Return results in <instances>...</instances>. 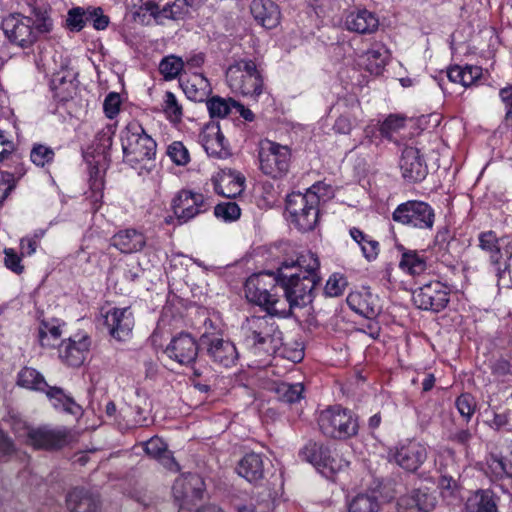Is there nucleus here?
I'll return each instance as SVG.
<instances>
[{
	"instance_id": "f257e3e1",
	"label": "nucleus",
	"mask_w": 512,
	"mask_h": 512,
	"mask_svg": "<svg viewBox=\"0 0 512 512\" xmlns=\"http://www.w3.org/2000/svg\"><path fill=\"white\" fill-rule=\"evenodd\" d=\"M280 269L250 276L245 283V296L251 303L264 308L271 316L288 317L289 305L282 297Z\"/></svg>"
},
{
	"instance_id": "f03ea898",
	"label": "nucleus",
	"mask_w": 512,
	"mask_h": 512,
	"mask_svg": "<svg viewBox=\"0 0 512 512\" xmlns=\"http://www.w3.org/2000/svg\"><path fill=\"white\" fill-rule=\"evenodd\" d=\"M330 187L318 182L312 185L306 193L294 192L287 196L286 210L292 222L301 231L314 229L319 216V202L327 197Z\"/></svg>"
},
{
	"instance_id": "7ed1b4c3",
	"label": "nucleus",
	"mask_w": 512,
	"mask_h": 512,
	"mask_svg": "<svg viewBox=\"0 0 512 512\" xmlns=\"http://www.w3.org/2000/svg\"><path fill=\"white\" fill-rule=\"evenodd\" d=\"M246 346L255 354H273L282 345V332L269 316H252L242 326Z\"/></svg>"
},
{
	"instance_id": "20e7f679",
	"label": "nucleus",
	"mask_w": 512,
	"mask_h": 512,
	"mask_svg": "<svg viewBox=\"0 0 512 512\" xmlns=\"http://www.w3.org/2000/svg\"><path fill=\"white\" fill-rule=\"evenodd\" d=\"M226 82L232 91L257 98L263 91V78L251 59H239L226 70Z\"/></svg>"
},
{
	"instance_id": "39448f33",
	"label": "nucleus",
	"mask_w": 512,
	"mask_h": 512,
	"mask_svg": "<svg viewBox=\"0 0 512 512\" xmlns=\"http://www.w3.org/2000/svg\"><path fill=\"white\" fill-rule=\"evenodd\" d=\"M124 161L130 165L151 160L156 154V142L136 121H132L121 132Z\"/></svg>"
},
{
	"instance_id": "423d86ee",
	"label": "nucleus",
	"mask_w": 512,
	"mask_h": 512,
	"mask_svg": "<svg viewBox=\"0 0 512 512\" xmlns=\"http://www.w3.org/2000/svg\"><path fill=\"white\" fill-rule=\"evenodd\" d=\"M34 21L30 17L21 14H11L3 19L2 29L7 39L21 48L32 46L39 34L48 33L52 28V22L44 18L34 27Z\"/></svg>"
},
{
	"instance_id": "0eeeda50",
	"label": "nucleus",
	"mask_w": 512,
	"mask_h": 512,
	"mask_svg": "<svg viewBox=\"0 0 512 512\" xmlns=\"http://www.w3.org/2000/svg\"><path fill=\"white\" fill-rule=\"evenodd\" d=\"M320 277L289 273L280 269L282 297L289 305V316L295 307H303L313 301L314 290Z\"/></svg>"
},
{
	"instance_id": "6e6552de",
	"label": "nucleus",
	"mask_w": 512,
	"mask_h": 512,
	"mask_svg": "<svg viewBox=\"0 0 512 512\" xmlns=\"http://www.w3.org/2000/svg\"><path fill=\"white\" fill-rule=\"evenodd\" d=\"M321 432L335 439H346L358 432L357 418L347 409L333 406L323 410L318 417Z\"/></svg>"
},
{
	"instance_id": "1a4fd4ad",
	"label": "nucleus",
	"mask_w": 512,
	"mask_h": 512,
	"mask_svg": "<svg viewBox=\"0 0 512 512\" xmlns=\"http://www.w3.org/2000/svg\"><path fill=\"white\" fill-rule=\"evenodd\" d=\"M17 384L29 390L45 392L55 408L75 413L77 406L74 400L66 395L61 388L49 386L44 376L36 369L31 367L21 369L18 373Z\"/></svg>"
},
{
	"instance_id": "9d476101",
	"label": "nucleus",
	"mask_w": 512,
	"mask_h": 512,
	"mask_svg": "<svg viewBox=\"0 0 512 512\" xmlns=\"http://www.w3.org/2000/svg\"><path fill=\"white\" fill-rule=\"evenodd\" d=\"M258 157L261 171L271 178H281L289 170L291 151L288 146L268 139L261 140Z\"/></svg>"
},
{
	"instance_id": "9b49d317",
	"label": "nucleus",
	"mask_w": 512,
	"mask_h": 512,
	"mask_svg": "<svg viewBox=\"0 0 512 512\" xmlns=\"http://www.w3.org/2000/svg\"><path fill=\"white\" fill-rule=\"evenodd\" d=\"M392 219L409 227L431 230L435 221V213L428 203L413 200L398 205L392 214Z\"/></svg>"
},
{
	"instance_id": "f8f14e48",
	"label": "nucleus",
	"mask_w": 512,
	"mask_h": 512,
	"mask_svg": "<svg viewBox=\"0 0 512 512\" xmlns=\"http://www.w3.org/2000/svg\"><path fill=\"white\" fill-rule=\"evenodd\" d=\"M18 437H24L26 444L35 449H59L68 442V430L64 427L52 428L41 426L32 428L24 426L23 432L16 430Z\"/></svg>"
},
{
	"instance_id": "ddd939ff",
	"label": "nucleus",
	"mask_w": 512,
	"mask_h": 512,
	"mask_svg": "<svg viewBox=\"0 0 512 512\" xmlns=\"http://www.w3.org/2000/svg\"><path fill=\"white\" fill-rule=\"evenodd\" d=\"M299 456L302 460L316 467L325 476H328V472L335 473L348 465L347 461L333 457L327 446L313 441H309L300 450Z\"/></svg>"
},
{
	"instance_id": "4468645a",
	"label": "nucleus",
	"mask_w": 512,
	"mask_h": 512,
	"mask_svg": "<svg viewBox=\"0 0 512 512\" xmlns=\"http://www.w3.org/2000/svg\"><path fill=\"white\" fill-rule=\"evenodd\" d=\"M200 341L214 364L229 368L237 363L239 353L231 340L219 335L203 334Z\"/></svg>"
},
{
	"instance_id": "2eb2a0df",
	"label": "nucleus",
	"mask_w": 512,
	"mask_h": 512,
	"mask_svg": "<svg viewBox=\"0 0 512 512\" xmlns=\"http://www.w3.org/2000/svg\"><path fill=\"white\" fill-rule=\"evenodd\" d=\"M401 485L387 482L379 485L377 490L358 493L348 503V512H379L381 497L384 501H391L401 492Z\"/></svg>"
},
{
	"instance_id": "dca6fc26",
	"label": "nucleus",
	"mask_w": 512,
	"mask_h": 512,
	"mask_svg": "<svg viewBox=\"0 0 512 512\" xmlns=\"http://www.w3.org/2000/svg\"><path fill=\"white\" fill-rule=\"evenodd\" d=\"M172 208L180 223H187L210 208L208 199L198 192L181 190L172 201Z\"/></svg>"
},
{
	"instance_id": "f3484780",
	"label": "nucleus",
	"mask_w": 512,
	"mask_h": 512,
	"mask_svg": "<svg viewBox=\"0 0 512 512\" xmlns=\"http://www.w3.org/2000/svg\"><path fill=\"white\" fill-rule=\"evenodd\" d=\"M412 298L419 309L439 312L449 302V289L440 281H433L415 290Z\"/></svg>"
},
{
	"instance_id": "a211bd4d",
	"label": "nucleus",
	"mask_w": 512,
	"mask_h": 512,
	"mask_svg": "<svg viewBox=\"0 0 512 512\" xmlns=\"http://www.w3.org/2000/svg\"><path fill=\"white\" fill-rule=\"evenodd\" d=\"M175 500L180 508H188L203 499L205 483L201 476L188 473L178 477L172 487Z\"/></svg>"
},
{
	"instance_id": "6ab92c4d",
	"label": "nucleus",
	"mask_w": 512,
	"mask_h": 512,
	"mask_svg": "<svg viewBox=\"0 0 512 512\" xmlns=\"http://www.w3.org/2000/svg\"><path fill=\"white\" fill-rule=\"evenodd\" d=\"M103 317L104 324L114 339L126 341L131 337L134 327V315L130 307H113Z\"/></svg>"
},
{
	"instance_id": "aec40b11",
	"label": "nucleus",
	"mask_w": 512,
	"mask_h": 512,
	"mask_svg": "<svg viewBox=\"0 0 512 512\" xmlns=\"http://www.w3.org/2000/svg\"><path fill=\"white\" fill-rule=\"evenodd\" d=\"M199 141L210 157L225 159L231 154L218 122L206 124L199 135Z\"/></svg>"
},
{
	"instance_id": "412c9836",
	"label": "nucleus",
	"mask_w": 512,
	"mask_h": 512,
	"mask_svg": "<svg viewBox=\"0 0 512 512\" xmlns=\"http://www.w3.org/2000/svg\"><path fill=\"white\" fill-rule=\"evenodd\" d=\"M427 454L424 444L408 441L397 447L391 457L403 469L414 472L425 462Z\"/></svg>"
},
{
	"instance_id": "4be33fe9",
	"label": "nucleus",
	"mask_w": 512,
	"mask_h": 512,
	"mask_svg": "<svg viewBox=\"0 0 512 512\" xmlns=\"http://www.w3.org/2000/svg\"><path fill=\"white\" fill-rule=\"evenodd\" d=\"M399 166L403 178L411 183L422 181L428 173L427 165L419 149L412 146L403 149Z\"/></svg>"
},
{
	"instance_id": "5701e85b",
	"label": "nucleus",
	"mask_w": 512,
	"mask_h": 512,
	"mask_svg": "<svg viewBox=\"0 0 512 512\" xmlns=\"http://www.w3.org/2000/svg\"><path fill=\"white\" fill-rule=\"evenodd\" d=\"M168 357L181 365L192 364L198 355V345L195 339L187 334L181 333L172 338L165 349Z\"/></svg>"
},
{
	"instance_id": "b1692460",
	"label": "nucleus",
	"mask_w": 512,
	"mask_h": 512,
	"mask_svg": "<svg viewBox=\"0 0 512 512\" xmlns=\"http://www.w3.org/2000/svg\"><path fill=\"white\" fill-rule=\"evenodd\" d=\"M89 347L86 335H75L59 345V357L68 366L79 367L84 363Z\"/></svg>"
},
{
	"instance_id": "393cba45",
	"label": "nucleus",
	"mask_w": 512,
	"mask_h": 512,
	"mask_svg": "<svg viewBox=\"0 0 512 512\" xmlns=\"http://www.w3.org/2000/svg\"><path fill=\"white\" fill-rule=\"evenodd\" d=\"M436 506V497L417 489L401 496L397 502V512H430Z\"/></svg>"
},
{
	"instance_id": "a878e982",
	"label": "nucleus",
	"mask_w": 512,
	"mask_h": 512,
	"mask_svg": "<svg viewBox=\"0 0 512 512\" xmlns=\"http://www.w3.org/2000/svg\"><path fill=\"white\" fill-rule=\"evenodd\" d=\"M346 301L354 312L368 319L375 318L381 311L378 297L366 289L351 292Z\"/></svg>"
},
{
	"instance_id": "bb28decb",
	"label": "nucleus",
	"mask_w": 512,
	"mask_h": 512,
	"mask_svg": "<svg viewBox=\"0 0 512 512\" xmlns=\"http://www.w3.org/2000/svg\"><path fill=\"white\" fill-rule=\"evenodd\" d=\"M254 19L267 29H272L280 23L279 7L271 0H253L250 6Z\"/></svg>"
},
{
	"instance_id": "cd10ccee",
	"label": "nucleus",
	"mask_w": 512,
	"mask_h": 512,
	"mask_svg": "<svg viewBox=\"0 0 512 512\" xmlns=\"http://www.w3.org/2000/svg\"><path fill=\"white\" fill-rule=\"evenodd\" d=\"M345 24L349 31L359 34H371L378 29L379 20L374 13L364 9L351 12L347 16Z\"/></svg>"
},
{
	"instance_id": "c85d7f7f",
	"label": "nucleus",
	"mask_w": 512,
	"mask_h": 512,
	"mask_svg": "<svg viewBox=\"0 0 512 512\" xmlns=\"http://www.w3.org/2000/svg\"><path fill=\"white\" fill-rule=\"evenodd\" d=\"M145 244L146 240L144 235L135 229L119 231L112 237V245L126 254L141 251Z\"/></svg>"
},
{
	"instance_id": "c756f323",
	"label": "nucleus",
	"mask_w": 512,
	"mask_h": 512,
	"mask_svg": "<svg viewBox=\"0 0 512 512\" xmlns=\"http://www.w3.org/2000/svg\"><path fill=\"white\" fill-rule=\"evenodd\" d=\"M67 506L73 512H95L99 507L96 495L84 488H74L67 495Z\"/></svg>"
},
{
	"instance_id": "7c9ffc66",
	"label": "nucleus",
	"mask_w": 512,
	"mask_h": 512,
	"mask_svg": "<svg viewBox=\"0 0 512 512\" xmlns=\"http://www.w3.org/2000/svg\"><path fill=\"white\" fill-rule=\"evenodd\" d=\"M397 249L401 252L399 267L402 271L410 275H421L427 268V258L424 252L406 249L402 245H398Z\"/></svg>"
},
{
	"instance_id": "2f4dec72",
	"label": "nucleus",
	"mask_w": 512,
	"mask_h": 512,
	"mask_svg": "<svg viewBox=\"0 0 512 512\" xmlns=\"http://www.w3.org/2000/svg\"><path fill=\"white\" fill-rule=\"evenodd\" d=\"M238 474L249 482H256L264 476V461L261 454H245L237 466Z\"/></svg>"
},
{
	"instance_id": "473e14b6",
	"label": "nucleus",
	"mask_w": 512,
	"mask_h": 512,
	"mask_svg": "<svg viewBox=\"0 0 512 512\" xmlns=\"http://www.w3.org/2000/svg\"><path fill=\"white\" fill-rule=\"evenodd\" d=\"M320 267V262L316 254L308 251L300 254L296 260H285L281 263L279 269L288 272L290 269H296L294 273L301 275H313L319 277L317 271Z\"/></svg>"
},
{
	"instance_id": "72a5a7b5",
	"label": "nucleus",
	"mask_w": 512,
	"mask_h": 512,
	"mask_svg": "<svg viewBox=\"0 0 512 512\" xmlns=\"http://www.w3.org/2000/svg\"><path fill=\"white\" fill-rule=\"evenodd\" d=\"M181 87L186 96L194 102H202L210 93L208 80L200 73H193L188 78L181 79Z\"/></svg>"
},
{
	"instance_id": "f704fd0d",
	"label": "nucleus",
	"mask_w": 512,
	"mask_h": 512,
	"mask_svg": "<svg viewBox=\"0 0 512 512\" xmlns=\"http://www.w3.org/2000/svg\"><path fill=\"white\" fill-rule=\"evenodd\" d=\"M390 59L389 50L382 44L376 43L368 49L362 56L366 69L375 74H379Z\"/></svg>"
},
{
	"instance_id": "c9c22d12",
	"label": "nucleus",
	"mask_w": 512,
	"mask_h": 512,
	"mask_svg": "<svg viewBox=\"0 0 512 512\" xmlns=\"http://www.w3.org/2000/svg\"><path fill=\"white\" fill-rule=\"evenodd\" d=\"M467 512H497L494 494L490 490H478L467 498Z\"/></svg>"
},
{
	"instance_id": "e433bc0d",
	"label": "nucleus",
	"mask_w": 512,
	"mask_h": 512,
	"mask_svg": "<svg viewBox=\"0 0 512 512\" xmlns=\"http://www.w3.org/2000/svg\"><path fill=\"white\" fill-rule=\"evenodd\" d=\"M508 455L496 456L494 454L487 458L486 473L491 474L496 479L504 476L512 477V443L508 444Z\"/></svg>"
},
{
	"instance_id": "4c0bfd02",
	"label": "nucleus",
	"mask_w": 512,
	"mask_h": 512,
	"mask_svg": "<svg viewBox=\"0 0 512 512\" xmlns=\"http://www.w3.org/2000/svg\"><path fill=\"white\" fill-rule=\"evenodd\" d=\"M244 188V177L240 174L229 172L223 174L215 183V191L227 198L239 195Z\"/></svg>"
},
{
	"instance_id": "58836bf2",
	"label": "nucleus",
	"mask_w": 512,
	"mask_h": 512,
	"mask_svg": "<svg viewBox=\"0 0 512 512\" xmlns=\"http://www.w3.org/2000/svg\"><path fill=\"white\" fill-rule=\"evenodd\" d=\"M145 6L156 19H175L181 14V7L175 0H152Z\"/></svg>"
},
{
	"instance_id": "ea45409f",
	"label": "nucleus",
	"mask_w": 512,
	"mask_h": 512,
	"mask_svg": "<svg viewBox=\"0 0 512 512\" xmlns=\"http://www.w3.org/2000/svg\"><path fill=\"white\" fill-rule=\"evenodd\" d=\"M145 452L148 455L159 459L168 469L175 471L178 470V464L167 450V446L162 439L153 437L148 440L145 444Z\"/></svg>"
},
{
	"instance_id": "a19ab883",
	"label": "nucleus",
	"mask_w": 512,
	"mask_h": 512,
	"mask_svg": "<svg viewBox=\"0 0 512 512\" xmlns=\"http://www.w3.org/2000/svg\"><path fill=\"white\" fill-rule=\"evenodd\" d=\"M273 391L278 399L286 403L298 402L303 397L304 386L302 383L290 384L287 382L275 383Z\"/></svg>"
},
{
	"instance_id": "79ce46f5",
	"label": "nucleus",
	"mask_w": 512,
	"mask_h": 512,
	"mask_svg": "<svg viewBox=\"0 0 512 512\" xmlns=\"http://www.w3.org/2000/svg\"><path fill=\"white\" fill-rule=\"evenodd\" d=\"M490 261L495 266L498 276L505 272L508 268V260L512 257V243H500L492 251L489 252Z\"/></svg>"
},
{
	"instance_id": "37998d69",
	"label": "nucleus",
	"mask_w": 512,
	"mask_h": 512,
	"mask_svg": "<svg viewBox=\"0 0 512 512\" xmlns=\"http://www.w3.org/2000/svg\"><path fill=\"white\" fill-rule=\"evenodd\" d=\"M62 335L59 324L41 322L38 332V338L42 347L54 348Z\"/></svg>"
},
{
	"instance_id": "c03bdc74",
	"label": "nucleus",
	"mask_w": 512,
	"mask_h": 512,
	"mask_svg": "<svg viewBox=\"0 0 512 512\" xmlns=\"http://www.w3.org/2000/svg\"><path fill=\"white\" fill-rule=\"evenodd\" d=\"M162 111L166 118L172 123H179L182 120L183 108L176 96L167 91L162 102Z\"/></svg>"
},
{
	"instance_id": "a18cd8bd",
	"label": "nucleus",
	"mask_w": 512,
	"mask_h": 512,
	"mask_svg": "<svg viewBox=\"0 0 512 512\" xmlns=\"http://www.w3.org/2000/svg\"><path fill=\"white\" fill-rule=\"evenodd\" d=\"M159 70L165 79H174L185 71L184 60L174 55L167 56L160 62Z\"/></svg>"
},
{
	"instance_id": "49530a36",
	"label": "nucleus",
	"mask_w": 512,
	"mask_h": 512,
	"mask_svg": "<svg viewBox=\"0 0 512 512\" xmlns=\"http://www.w3.org/2000/svg\"><path fill=\"white\" fill-rule=\"evenodd\" d=\"M232 99L226 100L219 96H214L207 101V108L211 118H224L230 111L232 106Z\"/></svg>"
},
{
	"instance_id": "de8ad7c7",
	"label": "nucleus",
	"mask_w": 512,
	"mask_h": 512,
	"mask_svg": "<svg viewBox=\"0 0 512 512\" xmlns=\"http://www.w3.org/2000/svg\"><path fill=\"white\" fill-rule=\"evenodd\" d=\"M214 214L217 218L230 222L240 217L241 210L235 202L227 201L217 204L214 208Z\"/></svg>"
},
{
	"instance_id": "09e8293b",
	"label": "nucleus",
	"mask_w": 512,
	"mask_h": 512,
	"mask_svg": "<svg viewBox=\"0 0 512 512\" xmlns=\"http://www.w3.org/2000/svg\"><path fill=\"white\" fill-rule=\"evenodd\" d=\"M347 284L348 282L344 275L334 273L327 280L325 293L330 297H338L344 293Z\"/></svg>"
},
{
	"instance_id": "8fccbe9b",
	"label": "nucleus",
	"mask_w": 512,
	"mask_h": 512,
	"mask_svg": "<svg viewBox=\"0 0 512 512\" xmlns=\"http://www.w3.org/2000/svg\"><path fill=\"white\" fill-rule=\"evenodd\" d=\"M84 7L76 6L68 10L66 25L72 32H80L85 26Z\"/></svg>"
},
{
	"instance_id": "3c124183",
	"label": "nucleus",
	"mask_w": 512,
	"mask_h": 512,
	"mask_svg": "<svg viewBox=\"0 0 512 512\" xmlns=\"http://www.w3.org/2000/svg\"><path fill=\"white\" fill-rule=\"evenodd\" d=\"M54 155L55 153L50 147L37 144L32 148L30 158L35 165L43 167L53 160Z\"/></svg>"
},
{
	"instance_id": "603ef678",
	"label": "nucleus",
	"mask_w": 512,
	"mask_h": 512,
	"mask_svg": "<svg viewBox=\"0 0 512 512\" xmlns=\"http://www.w3.org/2000/svg\"><path fill=\"white\" fill-rule=\"evenodd\" d=\"M456 407L461 416L469 420L476 409V402L471 394L465 393L460 395L456 400Z\"/></svg>"
},
{
	"instance_id": "864d4df0",
	"label": "nucleus",
	"mask_w": 512,
	"mask_h": 512,
	"mask_svg": "<svg viewBox=\"0 0 512 512\" xmlns=\"http://www.w3.org/2000/svg\"><path fill=\"white\" fill-rule=\"evenodd\" d=\"M172 161L177 165H185L189 162V153L181 142H173L167 150Z\"/></svg>"
},
{
	"instance_id": "5fc2aeb1",
	"label": "nucleus",
	"mask_w": 512,
	"mask_h": 512,
	"mask_svg": "<svg viewBox=\"0 0 512 512\" xmlns=\"http://www.w3.org/2000/svg\"><path fill=\"white\" fill-rule=\"evenodd\" d=\"M404 126L405 118L391 115L381 124L380 133L386 138H391L394 132L399 131Z\"/></svg>"
},
{
	"instance_id": "6e6d98bb",
	"label": "nucleus",
	"mask_w": 512,
	"mask_h": 512,
	"mask_svg": "<svg viewBox=\"0 0 512 512\" xmlns=\"http://www.w3.org/2000/svg\"><path fill=\"white\" fill-rule=\"evenodd\" d=\"M121 99L120 95L115 92L109 93L103 103L105 115L113 119L120 111Z\"/></svg>"
},
{
	"instance_id": "4d7b16f0",
	"label": "nucleus",
	"mask_w": 512,
	"mask_h": 512,
	"mask_svg": "<svg viewBox=\"0 0 512 512\" xmlns=\"http://www.w3.org/2000/svg\"><path fill=\"white\" fill-rule=\"evenodd\" d=\"M505 239H498L494 232L487 231L483 232L479 235V246L482 250L486 252L492 251L496 246H498L500 243H504Z\"/></svg>"
},
{
	"instance_id": "13d9d810",
	"label": "nucleus",
	"mask_w": 512,
	"mask_h": 512,
	"mask_svg": "<svg viewBox=\"0 0 512 512\" xmlns=\"http://www.w3.org/2000/svg\"><path fill=\"white\" fill-rule=\"evenodd\" d=\"M5 266L16 274H21L24 266L21 264L20 256L11 248L5 249Z\"/></svg>"
},
{
	"instance_id": "bf43d9fd",
	"label": "nucleus",
	"mask_w": 512,
	"mask_h": 512,
	"mask_svg": "<svg viewBox=\"0 0 512 512\" xmlns=\"http://www.w3.org/2000/svg\"><path fill=\"white\" fill-rule=\"evenodd\" d=\"M15 187L13 174L0 171V202L4 201Z\"/></svg>"
},
{
	"instance_id": "052dcab7",
	"label": "nucleus",
	"mask_w": 512,
	"mask_h": 512,
	"mask_svg": "<svg viewBox=\"0 0 512 512\" xmlns=\"http://www.w3.org/2000/svg\"><path fill=\"white\" fill-rule=\"evenodd\" d=\"M92 16L93 18L90 23L95 30H105L109 26L110 18L104 13V10L101 7L96 6V9H93Z\"/></svg>"
},
{
	"instance_id": "680f3d73",
	"label": "nucleus",
	"mask_w": 512,
	"mask_h": 512,
	"mask_svg": "<svg viewBox=\"0 0 512 512\" xmlns=\"http://www.w3.org/2000/svg\"><path fill=\"white\" fill-rule=\"evenodd\" d=\"M491 372L496 377L512 375V365L508 360L500 358L491 365Z\"/></svg>"
},
{
	"instance_id": "e2e57ef3",
	"label": "nucleus",
	"mask_w": 512,
	"mask_h": 512,
	"mask_svg": "<svg viewBox=\"0 0 512 512\" xmlns=\"http://www.w3.org/2000/svg\"><path fill=\"white\" fill-rule=\"evenodd\" d=\"M482 75V69L478 66H466L463 68V83L462 85L468 87L478 80Z\"/></svg>"
},
{
	"instance_id": "0e129e2a",
	"label": "nucleus",
	"mask_w": 512,
	"mask_h": 512,
	"mask_svg": "<svg viewBox=\"0 0 512 512\" xmlns=\"http://www.w3.org/2000/svg\"><path fill=\"white\" fill-rule=\"evenodd\" d=\"M361 250L364 257L368 261L374 260L379 253V243L369 237L368 240L361 246Z\"/></svg>"
},
{
	"instance_id": "69168bd1",
	"label": "nucleus",
	"mask_w": 512,
	"mask_h": 512,
	"mask_svg": "<svg viewBox=\"0 0 512 512\" xmlns=\"http://www.w3.org/2000/svg\"><path fill=\"white\" fill-rule=\"evenodd\" d=\"M500 97L506 106V119L512 120V86L501 89Z\"/></svg>"
},
{
	"instance_id": "338daca9",
	"label": "nucleus",
	"mask_w": 512,
	"mask_h": 512,
	"mask_svg": "<svg viewBox=\"0 0 512 512\" xmlns=\"http://www.w3.org/2000/svg\"><path fill=\"white\" fill-rule=\"evenodd\" d=\"M352 129V123L348 116L341 115L334 124V130L340 134H348Z\"/></svg>"
},
{
	"instance_id": "774afa93",
	"label": "nucleus",
	"mask_w": 512,
	"mask_h": 512,
	"mask_svg": "<svg viewBox=\"0 0 512 512\" xmlns=\"http://www.w3.org/2000/svg\"><path fill=\"white\" fill-rule=\"evenodd\" d=\"M204 63V54L198 53L191 56H188L186 60H184L185 64V71L186 70H193L195 68H199Z\"/></svg>"
}]
</instances>
